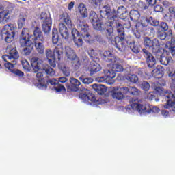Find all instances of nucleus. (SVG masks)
<instances>
[{
    "instance_id": "f257e3e1",
    "label": "nucleus",
    "mask_w": 175,
    "mask_h": 175,
    "mask_svg": "<svg viewBox=\"0 0 175 175\" xmlns=\"http://www.w3.org/2000/svg\"><path fill=\"white\" fill-rule=\"evenodd\" d=\"M6 50L9 52V55H3L2 56V59L5 62L4 63V66L7 69H9V70H11V72H13V73L16 75V76L23 77V76H24V72L20 70H13L14 65H16L17 64V59H18L20 57L18 52H17V49L12 47V46H8Z\"/></svg>"
},
{
    "instance_id": "f03ea898",
    "label": "nucleus",
    "mask_w": 175,
    "mask_h": 175,
    "mask_svg": "<svg viewBox=\"0 0 175 175\" xmlns=\"http://www.w3.org/2000/svg\"><path fill=\"white\" fill-rule=\"evenodd\" d=\"M115 13L116 11H111L110 5H107L101 8L100 11V16L103 18H107L109 24H112V25L115 26L116 28H118V31L121 32L124 29V27H122V25L120 23L118 16H117Z\"/></svg>"
},
{
    "instance_id": "7ed1b4c3",
    "label": "nucleus",
    "mask_w": 175,
    "mask_h": 175,
    "mask_svg": "<svg viewBox=\"0 0 175 175\" xmlns=\"http://www.w3.org/2000/svg\"><path fill=\"white\" fill-rule=\"evenodd\" d=\"M154 90L159 95L164 94L163 98L167 102L166 105H164L165 109H169L170 111L175 113V85L172 86V92L169 90L163 92L161 87H157Z\"/></svg>"
},
{
    "instance_id": "20e7f679",
    "label": "nucleus",
    "mask_w": 175,
    "mask_h": 175,
    "mask_svg": "<svg viewBox=\"0 0 175 175\" xmlns=\"http://www.w3.org/2000/svg\"><path fill=\"white\" fill-rule=\"evenodd\" d=\"M131 107L141 114L142 113H148V114H150V113H159L160 111V109L158 108V107L149 105H144L143 100L139 98L133 99Z\"/></svg>"
},
{
    "instance_id": "39448f33",
    "label": "nucleus",
    "mask_w": 175,
    "mask_h": 175,
    "mask_svg": "<svg viewBox=\"0 0 175 175\" xmlns=\"http://www.w3.org/2000/svg\"><path fill=\"white\" fill-rule=\"evenodd\" d=\"M19 43L22 47H25L23 49V53L25 55H29L31 53H32V50L33 49V42L31 40V36H29V30L28 29H23Z\"/></svg>"
},
{
    "instance_id": "423d86ee",
    "label": "nucleus",
    "mask_w": 175,
    "mask_h": 175,
    "mask_svg": "<svg viewBox=\"0 0 175 175\" xmlns=\"http://www.w3.org/2000/svg\"><path fill=\"white\" fill-rule=\"evenodd\" d=\"M31 65L35 72H39V70H44L45 73L49 75V76H54L55 75L54 69L47 65L45 66L43 64V61L38 57L31 58Z\"/></svg>"
},
{
    "instance_id": "0eeeda50",
    "label": "nucleus",
    "mask_w": 175,
    "mask_h": 175,
    "mask_svg": "<svg viewBox=\"0 0 175 175\" xmlns=\"http://www.w3.org/2000/svg\"><path fill=\"white\" fill-rule=\"evenodd\" d=\"M17 32V27L14 24H7L1 29V38L6 43H10L14 40Z\"/></svg>"
},
{
    "instance_id": "6e6552de",
    "label": "nucleus",
    "mask_w": 175,
    "mask_h": 175,
    "mask_svg": "<svg viewBox=\"0 0 175 175\" xmlns=\"http://www.w3.org/2000/svg\"><path fill=\"white\" fill-rule=\"evenodd\" d=\"M34 47L36 49V51L38 53V54H44V42L45 39L43 36V33H42V31L39 29V27H36L34 31Z\"/></svg>"
},
{
    "instance_id": "1a4fd4ad",
    "label": "nucleus",
    "mask_w": 175,
    "mask_h": 175,
    "mask_svg": "<svg viewBox=\"0 0 175 175\" xmlns=\"http://www.w3.org/2000/svg\"><path fill=\"white\" fill-rule=\"evenodd\" d=\"M77 29L79 31L82 38L85 40V42L91 43V36L88 33V31H90L88 24L84 21V18H79L77 19Z\"/></svg>"
},
{
    "instance_id": "9d476101",
    "label": "nucleus",
    "mask_w": 175,
    "mask_h": 175,
    "mask_svg": "<svg viewBox=\"0 0 175 175\" xmlns=\"http://www.w3.org/2000/svg\"><path fill=\"white\" fill-rule=\"evenodd\" d=\"M64 54L68 59L72 61V66H74L75 70H77L81 64L80 63V59L76 55L75 50L70 48V46H66Z\"/></svg>"
},
{
    "instance_id": "9b49d317",
    "label": "nucleus",
    "mask_w": 175,
    "mask_h": 175,
    "mask_svg": "<svg viewBox=\"0 0 175 175\" xmlns=\"http://www.w3.org/2000/svg\"><path fill=\"white\" fill-rule=\"evenodd\" d=\"M117 28V32L118 33V38H116L115 47L118 49V51L121 53L125 51L126 49V44H131L130 42L125 40V34L124 33V27L122 31H118V27Z\"/></svg>"
},
{
    "instance_id": "f8f14e48",
    "label": "nucleus",
    "mask_w": 175,
    "mask_h": 175,
    "mask_svg": "<svg viewBox=\"0 0 175 175\" xmlns=\"http://www.w3.org/2000/svg\"><path fill=\"white\" fill-rule=\"evenodd\" d=\"M40 20L42 23V30L44 35H49L50 31H51V25L53 24L50 15L47 14L46 12H42L40 15Z\"/></svg>"
},
{
    "instance_id": "ddd939ff",
    "label": "nucleus",
    "mask_w": 175,
    "mask_h": 175,
    "mask_svg": "<svg viewBox=\"0 0 175 175\" xmlns=\"http://www.w3.org/2000/svg\"><path fill=\"white\" fill-rule=\"evenodd\" d=\"M144 44L146 49H149L154 54H157L160 50L159 41L157 39L151 40L150 38L146 37L144 39Z\"/></svg>"
},
{
    "instance_id": "4468645a",
    "label": "nucleus",
    "mask_w": 175,
    "mask_h": 175,
    "mask_svg": "<svg viewBox=\"0 0 175 175\" xmlns=\"http://www.w3.org/2000/svg\"><path fill=\"white\" fill-rule=\"evenodd\" d=\"M127 91L126 87H113L111 90V95L113 99L121 100V99H124Z\"/></svg>"
},
{
    "instance_id": "2eb2a0df",
    "label": "nucleus",
    "mask_w": 175,
    "mask_h": 175,
    "mask_svg": "<svg viewBox=\"0 0 175 175\" xmlns=\"http://www.w3.org/2000/svg\"><path fill=\"white\" fill-rule=\"evenodd\" d=\"M79 98L82 99V100H84L87 105H91V103L96 102L95 94H92L91 91L87 89L79 94Z\"/></svg>"
},
{
    "instance_id": "dca6fc26",
    "label": "nucleus",
    "mask_w": 175,
    "mask_h": 175,
    "mask_svg": "<svg viewBox=\"0 0 175 175\" xmlns=\"http://www.w3.org/2000/svg\"><path fill=\"white\" fill-rule=\"evenodd\" d=\"M103 74L104 75L96 78V81L98 83H107V80H109V79H114V77H116V72L110 71V70H103Z\"/></svg>"
},
{
    "instance_id": "f3484780",
    "label": "nucleus",
    "mask_w": 175,
    "mask_h": 175,
    "mask_svg": "<svg viewBox=\"0 0 175 175\" xmlns=\"http://www.w3.org/2000/svg\"><path fill=\"white\" fill-rule=\"evenodd\" d=\"M143 54L144 57L146 59V64L148 66V68H154L157 64V60L155 59V57L152 56V54H151L147 49H142Z\"/></svg>"
},
{
    "instance_id": "a211bd4d",
    "label": "nucleus",
    "mask_w": 175,
    "mask_h": 175,
    "mask_svg": "<svg viewBox=\"0 0 175 175\" xmlns=\"http://www.w3.org/2000/svg\"><path fill=\"white\" fill-rule=\"evenodd\" d=\"M112 64V70H109L110 72H123L124 71V60L118 58H116L113 61L111 62Z\"/></svg>"
},
{
    "instance_id": "6ab92c4d",
    "label": "nucleus",
    "mask_w": 175,
    "mask_h": 175,
    "mask_svg": "<svg viewBox=\"0 0 175 175\" xmlns=\"http://www.w3.org/2000/svg\"><path fill=\"white\" fill-rule=\"evenodd\" d=\"M155 54L156 55H157V58H159L160 64H161V65H168L169 62L172 61V57L169 56L170 55V54H172V53H167L165 54H163V55H162V53H161L159 50Z\"/></svg>"
},
{
    "instance_id": "aec40b11",
    "label": "nucleus",
    "mask_w": 175,
    "mask_h": 175,
    "mask_svg": "<svg viewBox=\"0 0 175 175\" xmlns=\"http://www.w3.org/2000/svg\"><path fill=\"white\" fill-rule=\"evenodd\" d=\"M71 35L75 44L77 47H81L83 46V39H81L79 31L76 29H72Z\"/></svg>"
},
{
    "instance_id": "412c9836",
    "label": "nucleus",
    "mask_w": 175,
    "mask_h": 175,
    "mask_svg": "<svg viewBox=\"0 0 175 175\" xmlns=\"http://www.w3.org/2000/svg\"><path fill=\"white\" fill-rule=\"evenodd\" d=\"M45 55L46 59H48L49 64L52 68H55L57 64H55V56L54 55V52L50 49H47L45 51Z\"/></svg>"
},
{
    "instance_id": "4be33fe9",
    "label": "nucleus",
    "mask_w": 175,
    "mask_h": 175,
    "mask_svg": "<svg viewBox=\"0 0 175 175\" xmlns=\"http://www.w3.org/2000/svg\"><path fill=\"white\" fill-rule=\"evenodd\" d=\"M142 27H147V24H150L153 27H158L159 25V21L154 18L150 17L149 18H144L141 23Z\"/></svg>"
},
{
    "instance_id": "5701e85b",
    "label": "nucleus",
    "mask_w": 175,
    "mask_h": 175,
    "mask_svg": "<svg viewBox=\"0 0 175 175\" xmlns=\"http://www.w3.org/2000/svg\"><path fill=\"white\" fill-rule=\"evenodd\" d=\"M59 33L63 39L65 40H68L69 39V31H68V28L64 23L59 24Z\"/></svg>"
},
{
    "instance_id": "b1692460",
    "label": "nucleus",
    "mask_w": 175,
    "mask_h": 175,
    "mask_svg": "<svg viewBox=\"0 0 175 175\" xmlns=\"http://www.w3.org/2000/svg\"><path fill=\"white\" fill-rule=\"evenodd\" d=\"M10 18V12L8 10L0 12V24H5Z\"/></svg>"
},
{
    "instance_id": "393cba45",
    "label": "nucleus",
    "mask_w": 175,
    "mask_h": 175,
    "mask_svg": "<svg viewBox=\"0 0 175 175\" xmlns=\"http://www.w3.org/2000/svg\"><path fill=\"white\" fill-rule=\"evenodd\" d=\"M102 69V67L100 65L96 62H92L89 66V70L90 72V75L92 76V75H95V73H97V72H99Z\"/></svg>"
},
{
    "instance_id": "a878e982",
    "label": "nucleus",
    "mask_w": 175,
    "mask_h": 175,
    "mask_svg": "<svg viewBox=\"0 0 175 175\" xmlns=\"http://www.w3.org/2000/svg\"><path fill=\"white\" fill-rule=\"evenodd\" d=\"M70 82L72 87L68 86V90L70 91H73L74 92H77V91H79V87H80L81 84L79 81L76 79V78H70Z\"/></svg>"
},
{
    "instance_id": "bb28decb",
    "label": "nucleus",
    "mask_w": 175,
    "mask_h": 175,
    "mask_svg": "<svg viewBox=\"0 0 175 175\" xmlns=\"http://www.w3.org/2000/svg\"><path fill=\"white\" fill-rule=\"evenodd\" d=\"M51 85H54L55 90L57 92H62V91H66L65 86L58 84V80L55 79H52L49 81Z\"/></svg>"
},
{
    "instance_id": "cd10ccee",
    "label": "nucleus",
    "mask_w": 175,
    "mask_h": 175,
    "mask_svg": "<svg viewBox=\"0 0 175 175\" xmlns=\"http://www.w3.org/2000/svg\"><path fill=\"white\" fill-rule=\"evenodd\" d=\"M115 16L120 17V18H125L128 16V10L124 6H120L118 8L117 11H115Z\"/></svg>"
},
{
    "instance_id": "c85d7f7f",
    "label": "nucleus",
    "mask_w": 175,
    "mask_h": 175,
    "mask_svg": "<svg viewBox=\"0 0 175 175\" xmlns=\"http://www.w3.org/2000/svg\"><path fill=\"white\" fill-rule=\"evenodd\" d=\"M53 54L55 55V58H57L58 61H61L62 54H64V47H62V44H59L55 46L53 51Z\"/></svg>"
},
{
    "instance_id": "c756f323",
    "label": "nucleus",
    "mask_w": 175,
    "mask_h": 175,
    "mask_svg": "<svg viewBox=\"0 0 175 175\" xmlns=\"http://www.w3.org/2000/svg\"><path fill=\"white\" fill-rule=\"evenodd\" d=\"M92 87L93 90H94V91L98 94V95H103V94L107 91V88L103 85L93 84L92 85Z\"/></svg>"
},
{
    "instance_id": "7c9ffc66",
    "label": "nucleus",
    "mask_w": 175,
    "mask_h": 175,
    "mask_svg": "<svg viewBox=\"0 0 175 175\" xmlns=\"http://www.w3.org/2000/svg\"><path fill=\"white\" fill-rule=\"evenodd\" d=\"M78 10L81 16H82V17L79 18H87V17H88V11L84 3H80L78 6Z\"/></svg>"
},
{
    "instance_id": "2f4dec72",
    "label": "nucleus",
    "mask_w": 175,
    "mask_h": 175,
    "mask_svg": "<svg viewBox=\"0 0 175 175\" xmlns=\"http://www.w3.org/2000/svg\"><path fill=\"white\" fill-rule=\"evenodd\" d=\"M116 57L111 53L109 51H105L103 55V59L104 61H106V62H112V61H114L116 59Z\"/></svg>"
},
{
    "instance_id": "473e14b6",
    "label": "nucleus",
    "mask_w": 175,
    "mask_h": 175,
    "mask_svg": "<svg viewBox=\"0 0 175 175\" xmlns=\"http://www.w3.org/2000/svg\"><path fill=\"white\" fill-rule=\"evenodd\" d=\"M114 27V25L110 23V26L108 29H107L106 31V38L108 39V40H113V39H117L116 36H114V30L113 29V27Z\"/></svg>"
},
{
    "instance_id": "72a5a7b5",
    "label": "nucleus",
    "mask_w": 175,
    "mask_h": 175,
    "mask_svg": "<svg viewBox=\"0 0 175 175\" xmlns=\"http://www.w3.org/2000/svg\"><path fill=\"white\" fill-rule=\"evenodd\" d=\"M92 25H93V28L94 29H96V31H105V29H106V25L100 21H98L94 24H93Z\"/></svg>"
},
{
    "instance_id": "f704fd0d",
    "label": "nucleus",
    "mask_w": 175,
    "mask_h": 175,
    "mask_svg": "<svg viewBox=\"0 0 175 175\" xmlns=\"http://www.w3.org/2000/svg\"><path fill=\"white\" fill-rule=\"evenodd\" d=\"M27 20V15L24 13H22L19 15L18 19V28H23L25 25V21Z\"/></svg>"
},
{
    "instance_id": "c9c22d12",
    "label": "nucleus",
    "mask_w": 175,
    "mask_h": 175,
    "mask_svg": "<svg viewBox=\"0 0 175 175\" xmlns=\"http://www.w3.org/2000/svg\"><path fill=\"white\" fill-rule=\"evenodd\" d=\"M130 18L132 21H139L140 18V12L136 10H132L130 12Z\"/></svg>"
},
{
    "instance_id": "e433bc0d",
    "label": "nucleus",
    "mask_w": 175,
    "mask_h": 175,
    "mask_svg": "<svg viewBox=\"0 0 175 175\" xmlns=\"http://www.w3.org/2000/svg\"><path fill=\"white\" fill-rule=\"evenodd\" d=\"M36 77L38 81V85H37V87H38L39 88H43V87L44 88H47V85L42 83V80H43V72H38L36 74Z\"/></svg>"
},
{
    "instance_id": "4c0bfd02",
    "label": "nucleus",
    "mask_w": 175,
    "mask_h": 175,
    "mask_svg": "<svg viewBox=\"0 0 175 175\" xmlns=\"http://www.w3.org/2000/svg\"><path fill=\"white\" fill-rule=\"evenodd\" d=\"M125 79L127 80V81H130V83H133L134 84H136L137 81H139V77L135 74H129L126 75Z\"/></svg>"
},
{
    "instance_id": "58836bf2",
    "label": "nucleus",
    "mask_w": 175,
    "mask_h": 175,
    "mask_svg": "<svg viewBox=\"0 0 175 175\" xmlns=\"http://www.w3.org/2000/svg\"><path fill=\"white\" fill-rule=\"evenodd\" d=\"M59 40V36L58 35V30L57 28H53L52 30V43L57 44Z\"/></svg>"
},
{
    "instance_id": "ea45409f",
    "label": "nucleus",
    "mask_w": 175,
    "mask_h": 175,
    "mask_svg": "<svg viewBox=\"0 0 175 175\" xmlns=\"http://www.w3.org/2000/svg\"><path fill=\"white\" fill-rule=\"evenodd\" d=\"M152 76H153V77H156V79L162 77V76H163V74L162 73V68H161V67H158L152 70Z\"/></svg>"
},
{
    "instance_id": "a19ab883",
    "label": "nucleus",
    "mask_w": 175,
    "mask_h": 175,
    "mask_svg": "<svg viewBox=\"0 0 175 175\" xmlns=\"http://www.w3.org/2000/svg\"><path fill=\"white\" fill-rule=\"evenodd\" d=\"M62 20H63L65 24H66L68 28H72V21L70 20V17H69V15H68V14H63Z\"/></svg>"
},
{
    "instance_id": "79ce46f5",
    "label": "nucleus",
    "mask_w": 175,
    "mask_h": 175,
    "mask_svg": "<svg viewBox=\"0 0 175 175\" xmlns=\"http://www.w3.org/2000/svg\"><path fill=\"white\" fill-rule=\"evenodd\" d=\"M79 80L86 85L88 84H92V83H94V79H92V77H87L85 75H81L79 77Z\"/></svg>"
},
{
    "instance_id": "37998d69",
    "label": "nucleus",
    "mask_w": 175,
    "mask_h": 175,
    "mask_svg": "<svg viewBox=\"0 0 175 175\" xmlns=\"http://www.w3.org/2000/svg\"><path fill=\"white\" fill-rule=\"evenodd\" d=\"M89 18L92 25L93 24H95V23H98V21H99L98 18V14H96V13L94 11L90 12Z\"/></svg>"
},
{
    "instance_id": "c03bdc74",
    "label": "nucleus",
    "mask_w": 175,
    "mask_h": 175,
    "mask_svg": "<svg viewBox=\"0 0 175 175\" xmlns=\"http://www.w3.org/2000/svg\"><path fill=\"white\" fill-rule=\"evenodd\" d=\"M126 94H128V92L131 94V95H139V94H140V90L135 87L129 86L126 87Z\"/></svg>"
},
{
    "instance_id": "a18cd8bd",
    "label": "nucleus",
    "mask_w": 175,
    "mask_h": 175,
    "mask_svg": "<svg viewBox=\"0 0 175 175\" xmlns=\"http://www.w3.org/2000/svg\"><path fill=\"white\" fill-rule=\"evenodd\" d=\"M140 87L143 91H148L150 88V83L146 81L141 83Z\"/></svg>"
},
{
    "instance_id": "49530a36",
    "label": "nucleus",
    "mask_w": 175,
    "mask_h": 175,
    "mask_svg": "<svg viewBox=\"0 0 175 175\" xmlns=\"http://www.w3.org/2000/svg\"><path fill=\"white\" fill-rule=\"evenodd\" d=\"M22 64V66L23 69H26L27 70H29V63L26 59H23L21 61Z\"/></svg>"
},
{
    "instance_id": "de8ad7c7",
    "label": "nucleus",
    "mask_w": 175,
    "mask_h": 175,
    "mask_svg": "<svg viewBox=\"0 0 175 175\" xmlns=\"http://www.w3.org/2000/svg\"><path fill=\"white\" fill-rule=\"evenodd\" d=\"M100 2H102V0H89V3L93 6H99Z\"/></svg>"
},
{
    "instance_id": "09e8293b",
    "label": "nucleus",
    "mask_w": 175,
    "mask_h": 175,
    "mask_svg": "<svg viewBox=\"0 0 175 175\" xmlns=\"http://www.w3.org/2000/svg\"><path fill=\"white\" fill-rule=\"evenodd\" d=\"M154 12H163V8L161 5H156L154 8Z\"/></svg>"
},
{
    "instance_id": "8fccbe9b",
    "label": "nucleus",
    "mask_w": 175,
    "mask_h": 175,
    "mask_svg": "<svg viewBox=\"0 0 175 175\" xmlns=\"http://www.w3.org/2000/svg\"><path fill=\"white\" fill-rule=\"evenodd\" d=\"M148 99H149V100H154V99H155V93H154V92H149Z\"/></svg>"
},
{
    "instance_id": "3c124183",
    "label": "nucleus",
    "mask_w": 175,
    "mask_h": 175,
    "mask_svg": "<svg viewBox=\"0 0 175 175\" xmlns=\"http://www.w3.org/2000/svg\"><path fill=\"white\" fill-rule=\"evenodd\" d=\"M161 27L163 31H167V29H169V26H167V24L165 22L161 23Z\"/></svg>"
},
{
    "instance_id": "603ef678",
    "label": "nucleus",
    "mask_w": 175,
    "mask_h": 175,
    "mask_svg": "<svg viewBox=\"0 0 175 175\" xmlns=\"http://www.w3.org/2000/svg\"><path fill=\"white\" fill-rule=\"evenodd\" d=\"M168 76L169 77H171V79L172 80V81H175V71H170L168 73Z\"/></svg>"
},
{
    "instance_id": "864d4df0",
    "label": "nucleus",
    "mask_w": 175,
    "mask_h": 175,
    "mask_svg": "<svg viewBox=\"0 0 175 175\" xmlns=\"http://www.w3.org/2000/svg\"><path fill=\"white\" fill-rule=\"evenodd\" d=\"M62 72H63L64 76L68 77V76H70V71L69 70L68 68H63Z\"/></svg>"
},
{
    "instance_id": "5fc2aeb1",
    "label": "nucleus",
    "mask_w": 175,
    "mask_h": 175,
    "mask_svg": "<svg viewBox=\"0 0 175 175\" xmlns=\"http://www.w3.org/2000/svg\"><path fill=\"white\" fill-rule=\"evenodd\" d=\"M96 39L97 42L102 43L103 42V36L100 34L96 36Z\"/></svg>"
},
{
    "instance_id": "6e6d98bb",
    "label": "nucleus",
    "mask_w": 175,
    "mask_h": 175,
    "mask_svg": "<svg viewBox=\"0 0 175 175\" xmlns=\"http://www.w3.org/2000/svg\"><path fill=\"white\" fill-rule=\"evenodd\" d=\"M58 83H66L68 81V79L66 77H59L57 80Z\"/></svg>"
},
{
    "instance_id": "4d7b16f0",
    "label": "nucleus",
    "mask_w": 175,
    "mask_h": 175,
    "mask_svg": "<svg viewBox=\"0 0 175 175\" xmlns=\"http://www.w3.org/2000/svg\"><path fill=\"white\" fill-rule=\"evenodd\" d=\"M169 12L171 14H173L175 18V7H170L169 8Z\"/></svg>"
},
{
    "instance_id": "13d9d810",
    "label": "nucleus",
    "mask_w": 175,
    "mask_h": 175,
    "mask_svg": "<svg viewBox=\"0 0 175 175\" xmlns=\"http://www.w3.org/2000/svg\"><path fill=\"white\" fill-rule=\"evenodd\" d=\"M75 6V1H71L69 4H68V10H72V8H74Z\"/></svg>"
},
{
    "instance_id": "bf43d9fd",
    "label": "nucleus",
    "mask_w": 175,
    "mask_h": 175,
    "mask_svg": "<svg viewBox=\"0 0 175 175\" xmlns=\"http://www.w3.org/2000/svg\"><path fill=\"white\" fill-rule=\"evenodd\" d=\"M146 2H148V3L149 5H155V3H157V0H146Z\"/></svg>"
},
{
    "instance_id": "052dcab7",
    "label": "nucleus",
    "mask_w": 175,
    "mask_h": 175,
    "mask_svg": "<svg viewBox=\"0 0 175 175\" xmlns=\"http://www.w3.org/2000/svg\"><path fill=\"white\" fill-rule=\"evenodd\" d=\"M132 51H133V53H135V54H137V53L140 52V49H139L136 46H133L132 48Z\"/></svg>"
},
{
    "instance_id": "680f3d73",
    "label": "nucleus",
    "mask_w": 175,
    "mask_h": 175,
    "mask_svg": "<svg viewBox=\"0 0 175 175\" xmlns=\"http://www.w3.org/2000/svg\"><path fill=\"white\" fill-rule=\"evenodd\" d=\"M161 114L163 117H167L169 116V112L165 110L161 111Z\"/></svg>"
},
{
    "instance_id": "e2e57ef3",
    "label": "nucleus",
    "mask_w": 175,
    "mask_h": 175,
    "mask_svg": "<svg viewBox=\"0 0 175 175\" xmlns=\"http://www.w3.org/2000/svg\"><path fill=\"white\" fill-rule=\"evenodd\" d=\"M135 36H136V38H137V39H140V33H135Z\"/></svg>"
},
{
    "instance_id": "0e129e2a",
    "label": "nucleus",
    "mask_w": 175,
    "mask_h": 175,
    "mask_svg": "<svg viewBox=\"0 0 175 175\" xmlns=\"http://www.w3.org/2000/svg\"><path fill=\"white\" fill-rule=\"evenodd\" d=\"M163 5H164V6H167V5H169V2H167V1H163Z\"/></svg>"
},
{
    "instance_id": "69168bd1",
    "label": "nucleus",
    "mask_w": 175,
    "mask_h": 175,
    "mask_svg": "<svg viewBox=\"0 0 175 175\" xmlns=\"http://www.w3.org/2000/svg\"><path fill=\"white\" fill-rule=\"evenodd\" d=\"M126 111H128L129 113H131V108H129V107H127V108H126Z\"/></svg>"
},
{
    "instance_id": "338daca9",
    "label": "nucleus",
    "mask_w": 175,
    "mask_h": 175,
    "mask_svg": "<svg viewBox=\"0 0 175 175\" xmlns=\"http://www.w3.org/2000/svg\"><path fill=\"white\" fill-rule=\"evenodd\" d=\"M127 27L131 28V22L129 21L128 22Z\"/></svg>"
},
{
    "instance_id": "774afa93",
    "label": "nucleus",
    "mask_w": 175,
    "mask_h": 175,
    "mask_svg": "<svg viewBox=\"0 0 175 175\" xmlns=\"http://www.w3.org/2000/svg\"><path fill=\"white\" fill-rule=\"evenodd\" d=\"M150 31H152V32H155V30H154V28L151 27L150 28Z\"/></svg>"
}]
</instances>
